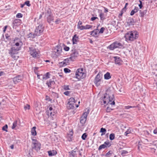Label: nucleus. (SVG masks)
<instances>
[{
    "mask_svg": "<svg viewBox=\"0 0 157 157\" xmlns=\"http://www.w3.org/2000/svg\"><path fill=\"white\" fill-rule=\"evenodd\" d=\"M139 36V34L136 31H129L125 34L124 37L125 40L128 42L134 41L137 39Z\"/></svg>",
    "mask_w": 157,
    "mask_h": 157,
    "instance_id": "nucleus-1",
    "label": "nucleus"
},
{
    "mask_svg": "<svg viewBox=\"0 0 157 157\" xmlns=\"http://www.w3.org/2000/svg\"><path fill=\"white\" fill-rule=\"evenodd\" d=\"M102 99L103 103L105 104H109L111 105L115 104L114 97L113 94L109 95L105 94H104Z\"/></svg>",
    "mask_w": 157,
    "mask_h": 157,
    "instance_id": "nucleus-2",
    "label": "nucleus"
},
{
    "mask_svg": "<svg viewBox=\"0 0 157 157\" xmlns=\"http://www.w3.org/2000/svg\"><path fill=\"white\" fill-rule=\"evenodd\" d=\"M78 99H75L72 97L69 99L68 101L67 105V107L68 109H72L74 107L75 103H76ZM76 108L78 107V104H75Z\"/></svg>",
    "mask_w": 157,
    "mask_h": 157,
    "instance_id": "nucleus-3",
    "label": "nucleus"
},
{
    "mask_svg": "<svg viewBox=\"0 0 157 157\" xmlns=\"http://www.w3.org/2000/svg\"><path fill=\"white\" fill-rule=\"evenodd\" d=\"M123 48V44H122L116 41L109 45L108 48L110 50H113L116 48Z\"/></svg>",
    "mask_w": 157,
    "mask_h": 157,
    "instance_id": "nucleus-4",
    "label": "nucleus"
},
{
    "mask_svg": "<svg viewBox=\"0 0 157 157\" xmlns=\"http://www.w3.org/2000/svg\"><path fill=\"white\" fill-rule=\"evenodd\" d=\"M85 112H84L80 118V123L82 125H84L86 122L87 119V117L90 111V108H87L85 109Z\"/></svg>",
    "mask_w": 157,
    "mask_h": 157,
    "instance_id": "nucleus-5",
    "label": "nucleus"
},
{
    "mask_svg": "<svg viewBox=\"0 0 157 157\" xmlns=\"http://www.w3.org/2000/svg\"><path fill=\"white\" fill-rule=\"evenodd\" d=\"M32 148L38 151L40 150L41 144L36 139L33 138L32 139Z\"/></svg>",
    "mask_w": 157,
    "mask_h": 157,
    "instance_id": "nucleus-6",
    "label": "nucleus"
},
{
    "mask_svg": "<svg viewBox=\"0 0 157 157\" xmlns=\"http://www.w3.org/2000/svg\"><path fill=\"white\" fill-rule=\"evenodd\" d=\"M102 78V74L99 72L95 76L94 79V83L96 86L98 87L101 84Z\"/></svg>",
    "mask_w": 157,
    "mask_h": 157,
    "instance_id": "nucleus-7",
    "label": "nucleus"
},
{
    "mask_svg": "<svg viewBox=\"0 0 157 157\" xmlns=\"http://www.w3.org/2000/svg\"><path fill=\"white\" fill-rule=\"evenodd\" d=\"M82 68H79L77 69L75 73L76 78L78 79H82L85 76V74L83 72Z\"/></svg>",
    "mask_w": 157,
    "mask_h": 157,
    "instance_id": "nucleus-8",
    "label": "nucleus"
},
{
    "mask_svg": "<svg viewBox=\"0 0 157 157\" xmlns=\"http://www.w3.org/2000/svg\"><path fill=\"white\" fill-rule=\"evenodd\" d=\"M44 27L41 24H40L36 27L35 31V35L39 36L41 35L43 31Z\"/></svg>",
    "mask_w": 157,
    "mask_h": 157,
    "instance_id": "nucleus-9",
    "label": "nucleus"
},
{
    "mask_svg": "<svg viewBox=\"0 0 157 157\" xmlns=\"http://www.w3.org/2000/svg\"><path fill=\"white\" fill-rule=\"evenodd\" d=\"M29 52L31 56L33 58L37 57L38 56V51L35 48L32 47L29 48Z\"/></svg>",
    "mask_w": 157,
    "mask_h": 157,
    "instance_id": "nucleus-10",
    "label": "nucleus"
},
{
    "mask_svg": "<svg viewBox=\"0 0 157 157\" xmlns=\"http://www.w3.org/2000/svg\"><path fill=\"white\" fill-rule=\"evenodd\" d=\"M19 50L18 48L13 46L11 48L8 50L9 53L12 57H14V55L17 54Z\"/></svg>",
    "mask_w": 157,
    "mask_h": 157,
    "instance_id": "nucleus-11",
    "label": "nucleus"
},
{
    "mask_svg": "<svg viewBox=\"0 0 157 157\" xmlns=\"http://www.w3.org/2000/svg\"><path fill=\"white\" fill-rule=\"evenodd\" d=\"M72 52L71 55L70 57L72 61H73L78 56L79 54L78 52L75 49L72 50Z\"/></svg>",
    "mask_w": 157,
    "mask_h": 157,
    "instance_id": "nucleus-12",
    "label": "nucleus"
},
{
    "mask_svg": "<svg viewBox=\"0 0 157 157\" xmlns=\"http://www.w3.org/2000/svg\"><path fill=\"white\" fill-rule=\"evenodd\" d=\"M22 77L21 75H17L13 78V81L15 84L20 82L22 80Z\"/></svg>",
    "mask_w": 157,
    "mask_h": 157,
    "instance_id": "nucleus-13",
    "label": "nucleus"
},
{
    "mask_svg": "<svg viewBox=\"0 0 157 157\" xmlns=\"http://www.w3.org/2000/svg\"><path fill=\"white\" fill-rule=\"evenodd\" d=\"M20 43H22V42L17 37H16L14 38L13 40V43L15 44L13 46H18L20 45Z\"/></svg>",
    "mask_w": 157,
    "mask_h": 157,
    "instance_id": "nucleus-14",
    "label": "nucleus"
},
{
    "mask_svg": "<svg viewBox=\"0 0 157 157\" xmlns=\"http://www.w3.org/2000/svg\"><path fill=\"white\" fill-rule=\"evenodd\" d=\"M134 23L135 22L133 19L131 18H129L127 20L126 22L127 25L128 26L133 25Z\"/></svg>",
    "mask_w": 157,
    "mask_h": 157,
    "instance_id": "nucleus-15",
    "label": "nucleus"
},
{
    "mask_svg": "<svg viewBox=\"0 0 157 157\" xmlns=\"http://www.w3.org/2000/svg\"><path fill=\"white\" fill-rule=\"evenodd\" d=\"M73 134V132L72 129H70L69 131V133H68L67 136L68 137V140L69 141L72 140V136Z\"/></svg>",
    "mask_w": 157,
    "mask_h": 157,
    "instance_id": "nucleus-16",
    "label": "nucleus"
},
{
    "mask_svg": "<svg viewBox=\"0 0 157 157\" xmlns=\"http://www.w3.org/2000/svg\"><path fill=\"white\" fill-rule=\"evenodd\" d=\"M20 20L19 19H15L13 22L12 26L13 29H16L18 23H20Z\"/></svg>",
    "mask_w": 157,
    "mask_h": 157,
    "instance_id": "nucleus-17",
    "label": "nucleus"
},
{
    "mask_svg": "<svg viewBox=\"0 0 157 157\" xmlns=\"http://www.w3.org/2000/svg\"><path fill=\"white\" fill-rule=\"evenodd\" d=\"M113 58L114 59L115 63L116 64L120 65L121 60V58L118 56H114Z\"/></svg>",
    "mask_w": 157,
    "mask_h": 157,
    "instance_id": "nucleus-18",
    "label": "nucleus"
},
{
    "mask_svg": "<svg viewBox=\"0 0 157 157\" xmlns=\"http://www.w3.org/2000/svg\"><path fill=\"white\" fill-rule=\"evenodd\" d=\"M47 16V21L48 23L50 24L53 21L54 17L52 14Z\"/></svg>",
    "mask_w": 157,
    "mask_h": 157,
    "instance_id": "nucleus-19",
    "label": "nucleus"
},
{
    "mask_svg": "<svg viewBox=\"0 0 157 157\" xmlns=\"http://www.w3.org/2000/svg\"><path fill=\"white\" fill-rule=\"evenodd\" d=\"M62 50V48L59 45H57L54 49V52L58 54H60Z\"/></svg>",
    "mask_w": 157,
    "mask_h": 157,
    "instance_id": "nucleus-20",
    "label": "nucleus"
},
{
    "mask_svg": "<svg viewBox=\"0 0 157 157\" xmlns=\"http://www.w3.org/2000/svg\"><path fill=\"white\" fill-rule=\"evenodd\" d=\"M73 44H75L78 41V37L76 34L72 38Z\"/></svg>",
    "mask_w": 157,
    "mask_h": 157,
    "instance_id": "nucleus-21",
    "label": "nucleus"
},
{
    "mask_svg": "<svg viewBox=\"0 0 157 157\" xmlns=\"http://www.w3.org/2000/svg\"><path fill=\"white\" fill-rule=\"evenodd\" d=\"M48 153L49 156H53L56 155L57 154V152L56 150H53L48 151Z\"/></svg>",
    "mask_w": 157,
    "mask_h": 157,
    "instance_id": "nucleus-22",
    "label": "nucleus"
},
{
    "mask_svg": "<svg viewBox=\"0 0 157 157\" xmlns=\"http://www.w3.org/2000/svg\"><path fill=\"white\" fill-rule=\"evenodd\" d=\"M75 149L69 152L70 153V157H76L77 154H76V151Z\"/></svg>",
    "mask_w": 157,
    "mask_h": 157,
    "instance_id": "nucleus-23",
    "label": "nucleus"
},
{
    "mask_svg": "<svg viewBox=\"0 0 157 157\" xmlns=\"http://www.w3.org/2000/svg\"><path fill=\"white\" fill-rule=\"evenodd\" d=\"M19 122V123L20 122V120H15L14 121L13 124V125L12 127V128L13 129H14L17 126V125H19L18 124V122Z\"/></svg>",
    "mask_w": 157,
    "mask_h": 157,
    "instance_id": "nucleus-24",
    "label": "nucleus"
},
{
    "mask_svg": "<svg viewBox=\"0 0 157 157\" xmlns=\"http://www.w3.org/2000/svg\"><path fill=\"white\" fill-rule=\"evenodd\" d=\"M139 10V8L138 7H135L134 9L131 11L130 13L131 15H133L135 13L137 12Z\"/></svg>",
    "mask_w": 157,
    "mask_h": 157,
    "instance_id": "nucleus-25",
    "label": "nucleus"
},
{
    "mask_svg": "<svg viewBox=\"0 0 157 157\" xmlns=\"http://www.w3.org/2000/svg\"><path fill=\"white\" fill-rule=\"evenodd\" d=\"M98 29H97L92 31L91 32L90 35L93 36H97L98 34Z\"/></svg>",
    "mask_w": 157,
    "mask_h": 157,
    "instance_id": "nucleus-26",
    "label": "nucleus"
},
{
    "mask_svg": "<svg viewBox=\"0 0 157 157\" xmlns=\"http://www.w3.org/2000/svg\"><path fill=\"white\" fill-rule=\"evenodd\" d=\"M27 36L28 38H32V39H30V40H32L33 38L35 37L37 35H35L34 32L33 33H29Z\"/></svg>",
    "mask_w": 157,
    "mask_h": 157,
    "instance_id": "nucleus-27",
    "label": "nucleus"
},
{
    "mask_svg": "<svg viewBox=\"0 0 157 157\" xmlns=\"http://www.w3.org/2000/svg\"><path fill=\"white\" fill-rule=\"evenodd\" d=\"M147 12V10H144L143 11H142L141 10H140V16L141 17L143 18L144 15Z\"/></svg>",
    "mask_w": 157,
    "mask_h": 157,
    "instance_id": "nucleus-28",
    "label": "nucleus"
},
{
    "mask_svg": "<svg viewBox=\"0 0 157 157\" xmlns=\"http://www.w3.org/2000/svg\"><path fill=\"white\" fill-rule=\"evenodd\" d=\"M36 127L34 126L31 129V133L32 135L35 136L36 135Z\"/></svg>",
    "mask_w": 157,
    "mask_h": 157,
    "instance_id": "nucleus-29",
    "label": "nucleus"
},
{
    "mask_svg": "<svg viewBox=\"0 0 157 157\" xmlns=\"http://www.w3.org/2000/svg\"><path fill=\"white\" fill-rule=\"evenodd\" d=\"M50 74L49 72H47L45 75L43 76L42 78L44 80H47L50 78Z\"/></svg>",
    "mask_w": 157,
    "mask_h": 157,
    "instance_id": "nucleus-30",
    "label": "nucleus"
},
{
    "mask_svg": "<svg viewBox=\"0 0 157 157\" xmlns=\"http://www.w3.org/2000/svg\"><path fill=\"white\" fill-rule=\"evenodd\" d=\"M104 77V78L106 80L109 79L111 78L110 73L109 72H107L105 74Z\"/></svg>",
    "mask_w": 157,
    "mask_h": 157,
    "instance_id": "nucleus-31",
    "label": "nucleus"
},
{
    "mask_svg": "<svg viewBox=\"0 0 157 157\" xmlns=\"http://www.w3.org/2000/svg\"><path fill=\"white\" fill-rule=\"evenodd\" d=\"M63 60H64L65 63L67 65L69 64L70 62L71 61H72L71 59L70 58V57L68 58H67V59H65Z\"/></svg>",
    "mask_w": 157,
    "mask_h": 157,
    "instance_id": "nucleus-32",
    "label": "nucleus"
},
{
    "mask_svg": "<svg viewBox=\"0 0 157 157\" xmlns=\"http://www.w3.org/2000/svg\"><path fill=\"white\" fill-rule=\"evenodd\" d=\"M132 131V128H129L124 132V135L125 136H127L128 134L131 133Z\"/></svg>",
    "mask_w": 157,
    "mask_h": 157,
    "instance_id": "nucleus-33",
    "label": "nucleus"
},
{
    "mask_svg": "<svg viewBox=\"0 0 157 157\" xmlns=\"http://www.w3.org/2000/svg\"><path fill=\"white\" fill-rule=\"evenodd\" d=\"M115 135L114 133H112L110 134L109 135V138L110 140H113L115 138Z\"/></svg>",
    "mask_w": 157,
    "mask_h": 157,
    "instance_id": "nucleus-34",
    "label": "nucleus"
},
{
    "mask_svg": "<svg viewBox=\"0 0 157 157\" xmlns=\"http://www.w3.org/2000/svg\"><path fill=\"white\" fill-rule=\"evenodd\" d=\"M99 17L100 18V20L102 21L104 20L105 19V17L104 16V14L102 13H101L99 14Z\"/></svg>",
    "mask_w": 157,
    "mask_h": 157,
    "instance_id": "nucleus-35",
    "label": "nucleus"
},
{
    "mask_svg": "<svg viewBox=\"0 0 157 157\" xmlns=\"http://www.w3.org/2000/svg\"><path fill=\"white\" fill-rule=\"evenodd\" d=\"M106 147V146L105 144H102L98 148V150H100L102 149H104Z\"/></svg>",
    "mask_w": 157,
    "mask_h": 157,
    "instance_id": "nucleus-36",
    "label": "nucleus"
},
{
    "mask_svg": "<svg viewBox=\"0 0 157 157\" xmlns=\"http://www.w3.org/2000/svg\"><path fill=\"white\" fill-rule=\"evenodd\" d=\"M47 16L52 14L51 10L49 8L47 9L46 10Z\"/></svg>",
    "mask_w": 157,
    "mask_h": 157,
    "instance_id": "nucleus-37",
    "label": "nucleus"
},
{
    "mask_svg": "<svg viewBox=\"0 0 157 157\" xmlns=\"http://www.w3.org/2000/svg\"><path fill=\"white\" fill-rule=\"evenodd\" d=\"M106 132V129L105 128H101L100 131V132L102 133L101 134V136H102V135L105 134V132Z\"/></svg>",
    "mask_w": 157,
    "mask_h": 157,
    "instance_id": "nucleus-38",
    "label": "nucleus"
},
{
    "mask_svg": "<svg viewBox=\"0 0 157 157\" xmlns=\"http://www.w3.org/2000/svg\"><path fill=\"white\" fill-rule=\"evenodd\" d=\"M59 64L60 67H65L67 65L64 60L63 61L59 62Z\"/></svg>",
    "mask_w": 157,
    "mask_h": 157,
    "instance_id": "nucleus-39",
    "label": "nucleus"
},
{
    "mask_svg": "<svg viewBox=\"0 0 157 157\" xmlns=\"http://www.w3.org/2000/svg\"><path fill=\"white\" fill-rule=\"evenodd\" d=\"M87 136L86 133H85L82 135L81 136L82 139L83 140H86V138L87 137Z\"/></svg>",
    "mask_w": 157,
    "mask_h": 157,
    "instance_id": "nucleus-40",
    "label": "nucleus"
},
{
    "mask_svg": "<svg viewBox=\"0 0 157 157\" xmlns=\"http://www.w3.org/2000/svg\"><path fill=\"white\" fill-rule=\"evenodd\" d=\"M104 144H105V145L106 146V147H109L111 145V144L109 143V141H107L106 142H104Z\"/></svg>",
    "mask_w": 157,
    "mask_h": 157,
    "instance_id": "nucleus-41",
    "label": "nucleus"
},
{
    "mask_svg": "<svg viewBox=\"0 0 157 157\" xmlns=\"http://www.w3.org/2000/svg\"><path fill=\"white\" fill-rule=\"evenodd\" d=\"M7 128H8V126L7 124H6L5 125L3 126L2 128V129L4 131H5L6 132H7Z\"/></svg>",
    "mask_w": 157,
    "mask_h": 157,
    "instance_id": "nucleus-42",
    "label": "nucleus"
},
{
    "mask_svg": "<svg viewBox=\"0 0 157 157\" xmlns=\"http://www.w3.org/2000/svg\"><path fill=\"white\" fill-rule=\"evenodd\" d=\"M77 28L78 29H80V30H81L84 29H86V28H85V26L82 25H80V26L78 27Z\"/></svg>",
    "mask_w": 157,
    "mask_h": 157,
    "instance_id": "nucleus-43",
    "label": "nucleus"
},
{
    "mask_svg": "<svg viewBox=\"0 0 157 157\" xmlns=\"http://www.w3.org/2000/svg\"><path fill=\"white\" fill-rule=\"evenodd\" d=\"M64 71L65 73H69L71 71L70 69L66 68H64Z\"/></svg>",
    "mask_w": 157,
    "mask_h": 157,
    "instance_id": "nucleus-44",
    "label": "nucleus"
},
{
    "mask_svg": "<svg viewBox=\"0 0 157 157\" xmlns=\"http://www.w3.org/2000/svg\"><path fill=\"white\" fill-rule=\"evenodd\" d=\"M30 106L28 104H26L24 107V108L25 110L27 109H30Z\"/></svg>",
    "mask_w": 157,
    "mask_h": 157,
    "instance_id": "nucleus-45",
    "label": "nucleus"
},
{
    "mask_svg": "<svg viewBox=\"0 0 157 157\" xmlns=\"http://www.w3.org/2000/svg\"><path fill=\"white\" fill-rule=\"evenodd\" d=\"M23 15L21 13H18L16 15V17L18 18H21L22 17Z\"/></svg>",
    "mask_w": 157,
    "mask_h": 157,
    "instance_id": "nucleus-46",
    "label": "nucleus"
},
{
    "mask_svg": "<svg viewBox=\"0 0 157 157\" xmlns=\"http://www.w3.org/2000/svg\"><path fill=\"white\" fill-rule=\"evenodd\" d=\"M63 89L65 90H70L69 86L64 85V86Z\"/></svg>",
    "mask_w": 157,
    "mask_h": 157,
    "instance_id": "nucleus-47",
    "label": "nucleus"
},
{
    "mask_svg": "<svg viewBox=\"0 0 157 157\" xmlns=\"http://www.w3.org/2000/svg\"><path fill=\"white\" fill-rule=\"evenodd\" d=\"M135 107V106H131L130 105L126 106L124 107V108L125 109H129L131 108H133Z\"/></svg>",
    "mask_w": 157,
    "mask_h": 157,
    "instance_id": "nucleus-48",
    "label": "nucleus"
},
{
    "mask_svg": "<svg viewBox=\"0 0 157 157\" xmlns=\"http://www.w3.org/2000/svg\"><path fill=\"white\" fill-rule=\"evenodd\" d=\"M63 49L65 51H68L69 50L70 48L69 47L65 45Z\"/></svg>",
    "mask_w": 157,
    "mask_h": 157,
    "instance_id": "nucleus-49",
    "label": "nucleus"
},
{
    "mask_svg": "<svg viewBox=\"0 0 157 157\" xmlns=\"http://www.w3.org/2000/svg\"><path fill=\"white\" fill-rule=\"evenodd\" d=\"M92 27V25H86L85 26V28H86L85 29H89L91 28Z\"/></svg>",
    "mask_w": 157,
    "mask_h": 157,
    "instance_id": "nucleus-50",
    "label": "nucleus"
},
{
    "mask_svg": "<svg viewBox=\"0 0 157 157\" xmlns=\"http://www.w3.org/2000/svg\"><path fill=\"white\" fill-rule=\"evenodd\" d=\"M105 29V28L104 27H102L100 30L99 33H103Z\"/></svg>",
    "mask_w": 157,
    "mask_h": 157,
    "instance_id": "nucleus-51",
    "label": "nucleus"
},
{
    "mask_svg": "<svg viewBox=\"0 0 157 157\" xmlns=\"http://www.w3.org/2000/svg\"><path fill=\"white\" fill-rule=\"evenodd\" d=\"M25 5H26L28 6H30L31 4H30V2L29 1H27L25 2Z\"/></svg>",
    "mask_w": 157,
    "mask_h": 157,
    "instance_id": "nucleus-52",
    "label": "nucleus"
},
{
    "mask_svg": "<svg viewBox=\"0 0 157 157\" xmlns=\"http://www.w3.org/2000/svg\"><path fill=\"white\" fill-rule=\"evenodd\" d=\"M5 36L6 39L8 40H11L10 36H8L7 34L5 35Z\"/></svg>",
    "mask_w": 157,
    "mask_h": 157,
    "instance_id": "nucleus-53",
    "label": "nucleus"
},
{
    "mask_svg": "<svg viewBox=\"0 0 157 157\" xmlns=\"http://www.w3.org/2000/svg\"><path fill=\"white\" fill-rule=\"evenodd\" d=\"M47 85L48 86V87H51V84L50 82L49 81H47L46 83Z\"/></svg>",
    "mask_w": 157,
    "mask_h": 157,
    "instance_id": "nucleus-54",
    "label": "nucleus"
},
{
    "mask_svg": "<svg viewBox=\"0 0 157 157\" xmlns=\"http://www.w3.org/2000/svg\"><path fill=\"white\" fill-rule=\"evenodd\" d=\"M139 2H140V3L139 4V7L140 9H141L143 7L142 2L140 0H139Z\"/></svg>",
    "mask_w": 157,
    "mask_h": 157,
    "instance_id": "nucleus-55",
    "label": "nucleus"
},
{
    "mask_svg": "<svg viewBox=\"0 0 157 157\" xmlns=\"http://www.w3.org/2000/svg\"><path fill=\"white\" fill-rule=\"evenodd\" d=\"M152 144H153V145L155 146V147H156L157 148V141H153Z\"/></svg>",
    "mask_w": 157,
    "mask_h": 157,
    "instance_id": "nucleus-56",
    "label": "nucleus"
},
{
    "mask_svg": "<svg viewBox=\"0 0 157 157\" xmlns=\"http://www.w3.org/2000/svg\"><path fill=\"white\" fill-rule=\"evenodd\" d=\"M70 93V91H65L64 92L63 94H65L66 95H68Z\"/></svg>",
    "mask_w": 157,
    "mask_h": 157,
    "instance_id": "nucleus-57",
    "label": "nucleus"
},
{
    "mask_svg": "<svg viewBox=\"0 0 157 157\" xmlns=\"http://www.w3.org/2000/svg\"><path fill=\"white\" fill-rule=\"evenodd\" d=\"M112 110V109H111L109 107H107L106 109V111L107 112H109L111 110Z\"/></svg>",
    "mask_w": 157,
    "mask_h": 157,
    "instance_id": "nucleus-58",
    "label": "nucleus"
},
{
    "mask_svg": "<svg viewBox=\"0 0 157 157\" xmlns=\"http://www.w3.org/2000/svg\"><path fill=\"white\" fill-rule=\"evenodd\" d=\"M60 21V20L59 18H58L57 19L56 21H55V23L56 24H58L59 22Z\"/></svg>",
    "mask_w": 157,
    "mask_h": 157,
    "instance_id": "nucleus-59",
    "label": "nucleus"
},
{
    "mask_svg": "<svg viewBox=\"0 0 157 157\" xmlns=\"http://www.w3.org/2000/svg\"><path fill=\"white\" fill-rule=\"evenodd\" d=\"M82 22L79 21L78 22V24L77 25V27L80 26V25H82Z\"/></svg>",
    "mask_w": 157,
    "mask_h": 157,
    "instance_id": "nucleus-60",
    "label": "nucleus"
},
{
    "mask_svg": "<svg viewBox=\"0 0 157 157\" xmlns=\"http://www.w3.org/2000/svg\"><path fill=\"white\" fill-rule=\"evenodd\" d=\"M128 153V152L127 151L123 150L122 151V152L121 153V155H123V154H125Z\"/></svg>",
    "mask_w": 157,
    "mask_h": 157,
    "instance_id": "nucleus-61",
    "label": "nucleus"
},
{
    "mask_svg": "<svg viewBox=\"0 0 157 157\" xmlns=\"http://www.w3.org/2000/svg\"><path fill=\"white\" fill-rule=\"evenodd\" d=\"M49 82H50L51 86L52 85H54L55 84V82L53 80H49Z\"/></svg>",
    "mask_w": 157,
    "mask_h": 157,
    "instance_id": "nucleus-62",
    "label": "nucleus"
},
{
    "mask_svg": "<svg viewBox=\"0 0 157 157\" xmlns=\"http://www.w3.org/2000/svg\"><path fill=\"white\" fill-rule=\"evenodd\" d=\"M96 19H98V18L97 17H92L91 18V20L92 21H94Z\"/></svg>",
    "mask_w": 157,
    "mask_h": 157,
    "instance_id": "nucleus-63",
    "label": "nucleus"
},
{
    "mask_svg": "<svg viewBox=\"0 0 157 157\" xmlns=\"http://www.w3.org/2000/svg\"><path fill=\"white\" fill-rule=\"evenodd\" d=\"M7 26L6 25V26H5L4 27V28H3V31L4 32H5L6 29L7 28Z\"/></svg>",
    "mask_w": 157,
    "mask_h": 157,
    "instance_id": "nucleus-64",
    "label": "nucleus"
}]
</instances>
